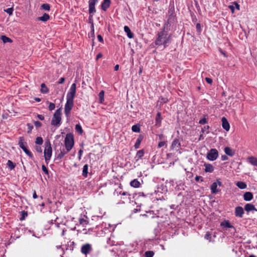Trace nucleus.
I'll return each mask as SVG.
<instances>
[{
	"mask_svg": "<svg viewBox=\"0 0 257 257\" xmlns=\"http://www.w3.org/2000/svg\"><path fill=\"white\" fill-rule=\"evenodd\" d=\"M1 39L4 43L12 42V40L6 36H2Z\"/></svg>",
	"mask_w": 257,
	"mask_h": 257,
	"instance_id": "31",
	"label": "nucleus"
},
{
	"mask_svg": "<svg viewBox=\"0 0 257 257\" xmlns=\"http://www.w3.org/2000/svg\"><path fill=\"white\" fill-rule=\"evenodd\" d=\"M73 106V100L67 99L66 103L65 105V113L67 116L70 113Z\"/></svg>",
	"mask_w": 257,
	"mask_h": 257,
	"instance_id": "7",
	"label": "nucleus"
},
{
	"mask_svg": "<svg viewBox=\"0 0 257 257\" xmlns=\"http://www.w3.org/2000/svg\"><path fill=\"white\" fill-rule=\"evenodd\" d=\"M67 151L65 152H61L58 155V157L60 158H62L64 155L67 153Z\"/></svg>",
	"mask_w": 257,
	"mask_h": 257,
	"instance_id": "45",
	"label": "nucleus"
},
{
	"mask_svg": "<svg viewBox=\"0 0 257 257\" xmlns=\"http://www.w3.org/2000/svg\"><path fill=\"white\" fill-rule=\"evenodd\" d=\"M253 198V195L250 192H245L243 195V199L246 201H249Z\"/></svg>",
	"mask_w": 257,
	"mask_h": 257,
	"instance_id": "16",
	"label": "nucleus"
},
{
	"mask_svg": "<svg viewBox=\"0 0 257 257\" xmlns=\"http://www.w3.org/2000/svg\"><path fill=\"white\" fill-rule=\"evenodd\" d=\"M236 185L240 189H245L247 185L243 182L238 181L236 183Z\"/></svg>",
	"mask_w": 257,
	"mask_h": 257,
	"instance_id": "24",
	"label": "nucleus"
},
{
	"mask_svg": "<svg viewBox=\"0 0 257 257\" xmlns=\"http://www.w3.org/2000/svg\"><path fill=\"white\" fill-rule=\"evenodd\" d=\"M142 141V138L141 137H140L139 138H138V139L135 143V145L134 146L135 149H137L139 148Z\"/></svg>",
	"mask_w": 257,
	"mask_h": 257,
	"instance_id": "33",
	"label": "nucleus"
},
{
	"mask_svg": "<svg viewBox=\"0 0 257 257\" xmlns=\"http://www.w3.org/2000/svg\"><path fill=\"white\" fill-rule=\"evenodd\" d=\"M221 226L224 228H229L234 230V227L230 224L228 220H225L221 222Z\"/></svg>",
	"mask_w": 257,
	"mask_h": 257,
	"instance_id": "17",
	"label": "nucleus"
},
{
	"mask_svg": "<svg viewBox=\"0 0 257 257\" xmlns=\"http://www.w3.org/2000/svg\"><path fill=\"white\" fill-rule=\"evenodd\" d=\"M7 166L11 170L15 168V166L14 164V163L11 160H9L8 161V162H7Z\"/></svg>",
	"mask_w": 257,
	"mask_h": 257,
	"instance_id": "36",
	"label": "nucleus"
},
{
	"mask_svg": "<svg viewBox=\"0 0 257 257\" xmlns=\"http://www.w3.org/2000/svg\"><path fill=\"white\" fill-rule=\"evenodd\" d=\"M36 149H37V151H38V152H40V153H41V152H42V150H41V149L40 148H37Z\"/></svg>",
	"mask_w": 257,
	"mask_h": 257,
	"instance_id": "61",
	"label": "nucleus"
},
{
	"mask_svg": "<svg viewBox=\"0 0 257 257\" xmlns=\"http://www.w3.org/2000/svg\"><path fill=\"white\" fill-rule=\"evenodd\" d=\"M43 140L41 137H37L36 139L35 143L38 145H42L43 144Z\"/></svg>",
	"mask_w": 257,
	"mask_h": 257,
	"instance_id": "37",
	"label": "nucleus"
},
{
	"mask_svg": "<svg viewBox=\"0 0 257 257\" xmlns=\"http://www.w3.org/2000/svg\"><path fill=\"white\" fill-rule=\"evenodd\" d=\"M205 80H206V82L209 84H211L212 82V80L210 78L206 77V78H205Z\"/></svg>",
	"mask_w": 257,
	"mask_h": 257,
	"instance_id": "48",
	"label": "nucleus"
},
{
	"mask_svg": "<svg viewBox=\"0 0 257 257\" xmlns=\"http://www.w3.org/2000/svg\"><path fill=\"white\" fill-rule=\"evenodd\" d=\"M33 198H34V199H36V198L38 197V196H37V195L36 193V192H35H35H34V193H33Z\"/></svg>",
	"mask_w": 257,
	"mask_h": 257,
	"instance_id": "60",
	"label": "nucleus"
},
{
	"mask_svg": "<svg viewBox=\"0 0 257 257\" xmlns=\"http://www.w3.org/2000/svg\"><path fill=\"white\" fill-rule=\"evenodd\" d=\"M228 8L231 11L232 13H234L235 8L238 10H239V5L236 3H234L233 5L229 6Z\"/></svg>",
	"mask_w": 257,
	"mask_h": 257,
	"instance_id": "26",
	"label": "nucleus"
},
{
	"mask_svg": "<svg viewBox=\"0 0 257 257\" xmlns=\"http://www.w3.org/2000/svg\"><path fill=\"white\" fill-rule=\"evenodd\" d=\"M97 39L98 40V41L100 42H103V38L102 37V36L100 35H98L97 36Z\"/></svg>",
	"mask_w": 257,
	"mask_h": 257,
	"instance_id": "52",
	"label": "nucleus"
},
{
	"mask_svg": "<svg viewBox=\"0 0 257 257\" xmlns=\"http://www.w3.org/2000/svg\"><path fill=\"white\" fill-rule=\"evenodd\" d=\"M102 55L101 53H98L96 56V59L98 60L100 58L102 57Z\"/></svg>",
	"mask_w": 257,
	"mask_h": 257,
	"instance_id": "58",
	"label": "nucleus"
},
{
	"mask_svg": "<svg viewBox=\"0 0 257 257\" xmlns=\"http://www.w3.org/2000/svg\"><path fill=\"white\" fill-rule=\"evenodd\" d=\"M248 162L251 165L257 166V158L253 156H249L247 158Z\"/></svg>",
	"mask_w": 257,
	"mask_h": 257,
	"instance_id": "14",
	"label": "nucleus"
},
{
	"mask_svg": "<svg viewBox=\"0 0 257 257\" xmlns=\"http://www.w3.org/2000/svg\"><path fill=\"white\" fill-rule=\"evenodd\" d=\"M244 209L247 212L251 211H257V209L255 208V206L253 204L250 203H248L245 205L244 206Z\"/></svg>",
	"mask_w": 257,
	"mask_h": 257,
	"instance_id": "15",
	"label": "nucleus"
},
{
	"mask_svg": "<svg viewBox=\"0 0 257 257\" xmlns=\"http://www.w3.org/2000/svg\"><path fill=\"white\" fill-rule=\"evenodd\" d=\"M42 170L46 173V174H48V169H47V168L45 166V165H42Z\"/></svg>",
	"mask_w": 257,
	"mask_h": 257,
	"instance_id": "46",
	"label": "nucleus"
},
{
	"mask_svg": "<svg viewBox=\"0 0 257 257\" xmlns=\"http://www.w3.org/2000/svg\"><path fill=\"white\" fill-rule=\"evenodd\" d=\"M91 34L92 35H94V26H93V23H92V24H91Z\"/></svg>",
	"mask_w": 257,
	"mask_h": 257,
	"instance_id": "54",
	"label": "nucleus"
},
{
	"mask_svg": "<svg viewBox=\"0 0 257 257\" xmlns=\"http://www.w3.org/2000/svg\"><path fill=\"white\" fill-rule=\"evenodd\" d=\"M200 179H201V177L199 176H196L195 178L196 181H199Z\"/></svg>",
	"mask_w": 257,
	"mask_h": 257,
	"instance_id": "57",
	"label": "nucleus"
},
{
	"mask_svg": "<svg viewBox=\"0 0 257 257\" xmlns=\"http://www.w3.org/2000/svg\"><path fill=\"white\" fill-rule=\"evenodd\" d=\"M43 9L46 10V11H49L50 10V6L49 4H43L41 6Z\"/></svg>",
	"mask_w": 257,
	"mask_h": 257,
	"instance_id": "40",
	"label": "nucleus"
},
{
	"mask_svg": "<svg viewBox=\"0 0 257 257\" xmlns=\"http://www.w3.org/2000/svg\"><path fill=\"white\" fill-rule=\"evenodd\" d=\"M171 42V36L165 31H162L158 33L155 43L159 46H163L166 47Z\"/></svg>",
	"mask_w": 257,
	"mask_h": 257,
	"instance_id": "1",
	"label": "nucleus"
},
{
	"mask_svg": "<svg viewBox=\"0 0 257 257\" xmlns=\"http://www.w3.org/2000/svg\"><path fill=\"white\" fill-rule=\"evenodd\" d=\"M130 185L134 188H139L141 183L137 179H134L130 182Z\"/></svg>",
	"mask_w": 257,
	"mask_h": 257,
	"instance_id": "21",
	"label": "nucleus"
},
{
	"mask_svg": "<svg viewBox=\"0 0 257 257\" xmlns=\"http://www.w3.org/2000/svg\"><path fill=\"white\" fill-rule=\"evenodd\" d=\"M47 103L49 104V107H49V109L51 111V110H54L55 109V105L54 103H53L52 102H50L49 101H48Z\"/></svg>",
	"mask_w": 257,
	"mask_h": 257,
	"instance_id": "38",
	"label": "nucleus"
},
{
	"mask_svg": "<svg viewBox=\"0 0 257 257\" xmlns=\"http://www.w3.org/2000/svg\"><path fill=\"white\" fill-rule=\"evenodd\" d=\"M5 11L6 12H7L10 15H12L13 12V8H8Z\"/></svg>",
	"mask_w": 257,
	"mask_h": 257,
	"instance_id": "43",
	"label": "nucleus"
},
{
	"mask_svg": "<svg viewBox=\"0 0 257 257\" xmlns=\"http://www.w3.org/2000/svg\"><path fill=\"white\" fill-rule=\"evenodd\" d=\"M165 145V142H161L159 143L158 147L159 148H161V147H163Z\"/></svg>",
	"mask_w": 257,
	"mask_h": 257,
	"instance_id": "50",
	"label": "nucleus"
},
{
	"mask_svg": "<svg viewBox=\"0 0 257 257\" xmlns=\"http://www.w3.org/2000/svg\"><path fill=\"white\" fill-rule=\"evenodd\" d=\"M124 31L126 33L127 37L129 38H133L134 37V34L132 33L130 29L128 27L125 26L124 27Z\"/></svg>",
	"mask_w": 257,
	"mask_h": 257,
	"instance_id": "20",
	"label": "nucleus"
},
{
	"mask_svg": "<svg viewBox=\"0 0 257 257\" xmlns=\"http://www.w3.org/2000/svg\"><path fill=\"white\" fill-rule=\"evenodd\" d=\"M218 157V152L216 149H211L207 153L206 158L211 161H215Z\"/></svg>",
	"mask_w": 257,
	"mask_h": 257,
	"instance_id": "6",
	"label": "nucleus"
},
{
	"mask_svg": "<svg viewBox=\"0 0 257 257\" xmlns=\"http://www.w3.org/2000/svg\"><path fill=\"white\" fill-rule=\"evenodd\" d=\"M76 92V84L75 83H73L67 94L66 99L73 100Z\"/></svg>",
	"mask_w": 257,
	"mask_h": 257,
	"instance_id": "5",
	"label": "nucleus"
},
{
	"mask_svg": "<svg viewBox=\"0 0 257 257\" xmlns=\"http://www.w3.org/2000/svg\"><path fill=\"white\" fill-rule=\"evenodd\" d=\"M244 213L243 209L242 207L238 206L235 208V214L236 216L242 217Z\"/></svg>",
	"mask_w": 257,
	"mask_h": 257,
	"instance_id": "13",
	"label": "nucleus"
},
{
	"mask_svg": "<svg viewBox=\"0 0 257 257\" xmlns=\"http://www.w3.org/2000/svg\"><path fill=\"white\" fill-rule=\"evenodd\" d=\"M22 149L23 150V151H24L25 152H26V151L28 150V149H27L26 147H24V148H22Z\"/></svg>",
	"mask_w": 257,
	"mask_h": 257,
	"instance_id": "63",
	"label": "nucleus"
},
{
	"mask_svg": "<svg viewBox=\"0 0 257 257\" xmlns=\"http://www.w3.org/2000/svg\"><path fill=\"white\" fill-rule=\"evenodd\" d=\"M91 245L87 243L82 246L81 251L82 253L87 254L91 250Z\"/></svg>",
	"mask_w": 257,
	"mask_h": 257,
	"instance_id": "10",
	"label": "nucleus"
},
{
	"mask_svg": "<svg viewBox=\"0 0 257 257\" xmlns=\"http://www.w3.org/2000/svg\"><path fill=\"white\" fill-rule=\"evenodd\" d=\"M26 143L23 137H20L19 141V145L21 148H23L26 147Z\"/></svg>",
	"mask_w": 257,
	"mask_h": 257,
	"instance_id": "30",
	"label": "nucleus"
},
{
	"mask_svg": "<svg viewBox=\"0 0 257 257\" xmlns=\"http://www.w3.org/2000/svg\"><path fill=\"white\" fill-rule=\"evenodd\" d=\"M88 165L86 164L83 166V171H82V175L84 177H86L88 173Z\"/></svg>",
	"mask_w": 257,
	"mask_h": 257,
	"instance_id": "32",
	"label": "nucleus"
},
{
	"mask_svg": "<svg viewBox=\"0 0 257 257\" xmlns=\"http://www.w3.org/2000/svg\"><path fill=\"white\" fill-rule=\"evenodd\" d=\"M204 166L205 167L204 171L206 173H212L214 170V166L210 164L205 163Z\"/></svg>",
	"mask_w": 257,
	"mask_h": 257,
	"instance_id": "12",
	"label": "nucleus"
},
{
	"mask_svg": "<svg viewBox=\"0 0 257 257\" xmlns=\"http://www.w3.org/2000/svg\"><path fill=\"white\" fill-rule=\"evenodd\" d=\"M161 119L162 118L161 117V113L158 112L156 118V124L158 126H159L161 124Z\"/></svg>",
	"mask_w": 257,
	"mask_h": 257,
	"instance_id": "27",
	"label": "nucleus"
},
{
	"mask_svg": "<svg viewBox=\"0 0 257 257\" xmlns=\"http://www.w3.org/2000/svg\"><path fill=\"white\" fill-rule=\"evenodd\" d=\"M41 92L43 93H47L49 92V89L44 83L41 85Z\"/></svg>",
	"mask_w": 257,
	"mask_h": 257,
	"instance_id": "28",
	"label": "nucleus"
},
{
	"mask_svg": "<svg viewBox=\"0 0 257 257\" xmlns=\"http://www.w3.org/2000/svg\"><path fill=\"white\" fill-rule=\"evenodd\" d=\"M196 28L197 29H199L200 28V25L199 24H197L196 25Z\"/></svg>",
	"mask_w": 257,
	"mask_h": 257,
	"instance_id": "62",
	"label": "nucleus"
},
{
	"mask_svg": "<svg viewBox=\"0 0 257 257\" xmlns=\"http://www.w3.org/2000/svg\"><path fill=\"white\" fill-rule=\"evenodd\" d=\"M110 0H104L101 4L102 9L105 11L110 6Z\"/></svg>",
	"mask_w": 257,
	"mask_h": 257,
	"instance_id": "19",
	"label": "nucleus"
},
{
	"mask_svg": "<svg viewBox=\"0 0 257 257\" xmlns=\"http://www.w3.org/2000/svg\"><path fill=\"white\" fill-rule=\"evenodd\" d=\"M119 65H118V64L114 66V70L115 71H117L118 70V69H119Z\"/></svg>",
	"mask_w": 257,
	"mask_h": 257,
	"instance_id": "59",
	"label": "nucleus"
},
{
	"mask_svg": "<svg viewBox=\"0 0 257 257\" xmlns=\"http://www.w3.org/2000/svg\"><path fill=\"white\" fill-rule=\"evenodd\" d=\"M83 222H85V220H84V219H81L80 220V223L81 224L83 223Z\"/></svg>",
	"mask_w": 257,
	"mask_h": 257,
	"instance_id": "64",
	"label": "nucleus"
},
{
	"mask_svg": "<svg viewBox=\"0 0 257 257\" xmlns=\"http://www.w3.org/2000/svg\"><path fill=\"white\" fill-rule=\"evenodd\" d=\"M209 126L208 125H206V126H204L202 128V132L203 133H207L208 134L209 133Z\"/></svg>",
	"mask_w": 257,
	"mask_h": 257,
	"instance_id": "41",
	"label": "nucleus"
},
{
	"mask_svg": "<svg viewBox=\"0 0 257 257\" xmlns=\"http://www.w3.org/2000/svg\"><path fill=\"white\" fill-rule=\"evenodd\" d=\"M83 153V151L82 150H80L79 151V155H78V159L80 160L81 158V156Z\"/></svg>",
	"mask_w": 257,
	"mask_h": 257,
	"instance_id": "51",
	"label": "nucleus"
},
{
	"mask_svg": "<svg viewBox=\"0 0 257 257\" xmlns=\"http://www.w3.org/2000/svg\"><path fill=\"white\" fill-rule=\"evenodd\" d=\"M37 116L40 120H43L44 119V117L42 115L38 114Z\"/></svg>",
	"mask_w": 257,
	"mask_h": 257,
	"instance_id": "56",
	"label": "nucleus"
},
{
	"mask_svg": "<svg viewBox=\"0 0 257 257\" xmlns=\"http://www.w3.org/2000/svg\"><path fill=\"white\" fill-rule=\"evenodd\" d=\"M61 108H59L55 111L53 117L52 118V120L51 121V123L52 125H57L59 124L61 120Z\"/></svg>",
	"mask_w": 257,
	"mask_h": 257,
	"instance_id": "4",
	"label": "nucleus"
},
{
	"mask_svg": "<svg viewBox=\"0 0 257 257\" xmlns=\"http://www.w3.org/2000/svg\"><path fill=\"white\" fill-rule=\"evenodd\" d=\"M97 2V0H89V12L90 14H93L95 12V5Z\"/></svg>",
	"mask_w": 257,
	"mask_h": 257,
	"instance_id": "8",
	"label": "nucleus"
},
{
	"mask_svg": "<svg viewBox=\"0 0 257 257\" xmlns=\"http://www.w3.org/2000/svg\"><path fill=\"white\" fill-rule=\"evenodd\" d=\"M99 97V103H103L104 101V91L103 90H101L98 95Z\"/></svg>",
	"mask_w": 257,
	"mask_h": 257,
	"instance_id": "25",
	"label": "nucleus"
},
{
	"mask_svg": "<svg viewBox=\"0 0 257 257\" xmlns=\"http://www.w3.org/2000/svg\"><path fill=\"white\" fill-rule=\"evenodd\" d=\"M228 159V158L225 155H222L221 156V160L222 161H225V160H227Z\"/></svg>",
	"mask_w": 257,
	"mask_h": 257,
	"instance_id": "55",
	"label": "nucleus"
},
{
	"mask_svg": "<svg viewBox=\"0 0 257 257\" xmlns=\"http://www.w3.org/2000/svg\"><path fill=\"white\" fill-rule=\"evenodd\" d=\"M154 252L152 251H147L145 252L146 257H153L154 255Z\"/></svg>",
	"mask_w": 257,
	"mask_h": 257,
	"instance_id": "39",
	"label": "nucleus"
},
{
	"mask_svg": "<svg viewBox=\"0 0 257 257\" xmlns=\"http://www.w3.org/2000/svg\"><path fill=\"white\" fill-rule=\"evenodd\" d=\"M34 124H35V125L37 127H40L41 126V123L38 121H35Z\"/></svg>",
	"mask_w": 257,
	"mask_h": 257,
	"instance_id": "47",
	"label": "nucleus"
},
{
	"mask_svg": "<svg viewBox=\"0 0 257 257\" xmlns=\"http://www.w3.org/2000/svg\"><path fill=\"white\" fill-rule=\"evenodd\" d=\"M65 81V78L64 77H61L59 80V81L58 82V83L59 84H62L63 83H64Z\"/></svg>",
	"mask_w": 257,
	"mask_h": 257,
	"instance_id": "49",
	"label": "nucleus"
},
{
	"mask_svg": "<svg viewBox=\"0 0 257 257\" xmlns=\"http://www.w3.org/2000/svg\"><path fill=\"white\" fill-rule=\"evenodd\" d=\"M224 152L225 153L229 156H233L235 154L234 151L230 148L229 147H225L224 148Z\"/></svg>",
	"mask_w": 257,
	"mask_h": 257,
	"instance_id": "18",
	"label": "nucleus"
},
{
	"mask_svg": "<svg viewBox=\"0 0 257 257\" xmlns=\"http://www.w3.org/2000/svg\"><path fill=\"white\" fill-rule=\"evenodd\" d=\"M221 121H222V127L227 132L229 131L230 129V124L227 120V119L223 117L221 118Z\"/></svg>",
	"mask_w": 257,
	"mask_h": 257,
	"instance_id": "11",
	"label": "nucleus"
},
{
	"mask_svg": "<svg viewBox=\"0 0 257 257\" xmlns=\"http://www.w3.org/2000/svg\"><path fill=\"white\" fill-rule=\"evenodd\" d=\"M44 154L45 162L47 164H48L52 155V149L49 141H47L45 143V149L44 151Z\"/></svg>",
	"mask_w": 257,
	"mask_h": 257,
	"instance_id": "2",
	"label": "nucleus"
},
{
	"mask_svg": "<svg viewBox=\"0 0 257 257\" xmlns=\"http://www.w3.org/2000/svg\"><path fill=\"white\" fill-rule=\"evenodd\" d=\"M211 237V234L209 232H207L205 235V238L206 239L209 240H210Z\"/></svg>",
	"mask_w": 257,
	"mask_h": 257,
	"instance_id": "42",
	"label": "nucleus"
},
{
	"mask_svg": "<svg viewBox=\"0 0 257 257\" xmlns=\"http://www.w3.org/2000/svg\"><path fill=\"white\" fill-rule=\"evenodd\" d=\"M144 155V151L143 150L138 151L135 157L136 161H138L141 159Z\"/></svg>",
	"mask_w": 257,
	"mask_h": 257,
	"instance_id": "22",
	"label": "nucleus"
},
{
	"mask_svg": "<svg viewBox=\"0 0 257 257\" xmlns=\"http://www.w3.org/2000/svg\"><path fill=\"white\" fill-rule=\"evenodd\" d=\"M27 155H28L29 156L32 157L33 156L32 153L27 150L26 152H25Z\"/></svg>",
	"mask_w": 257,
	"mask_h": 257,
	"instance_id": "53",
	"label": "nucleus"
},
{
	"mask_svg": "<svg viewBox=\"0 0 257 257\" xmlns=\"http://www.w3.org/2000/svg\"><path fill=\"white\" fill-rule=\"evenodd\" d=\"M49 18H50V17H49V15L45 13L43 15V16L39 17L38 18V19L39 21L46 22V21H48L49 19Z\"/></svg>",
	"mask_w": 257,
	"mask_h": 257,
	"instance_id": "29",
	"label": "nucleus"
},
{
	"mask_svg": "<svg viewBox=\"0 0 257 257\" xmlns=\"http://www.w3.org/2000/svg\"><path fill=\"white\" fill-rule=\"evenodd\" d=\"M218 185L220 186H221V182L218 180H217L216 182H214L212 183L210 188L212 193L216 194L218 191L217 189Z\"/></svg>",
	"mask_w": 257,
	"mask_h": 257,
	"instance_id": "9",
	"label": "nucleus"
},
{
	"mask_svg": "<svg viewBox=\"0 0 257 257\" xmlns=\"http://www.w3.org/2000/svg\"><path fill=\"white\" fill-rule=\"evenodd\" d=\"M75 130L80 134H82L83 133L82 128L79 124H77L75 125Z\"/></svg>",
	"mask_w": 257,
	"mask_h": 257,
	"instance_id": "34",
	"label": "nucleus"
},
{
	"mask_svg": "<svg viewBox=\"0 0 257 257\" xmlns=\"http://www.w3.org/2000/svg\"><path fill=\"white\" fill-rule=\"evenodd\" d=\"M180 144L177 139H175L172 142V145H171V149H178L180 147Z\"/></svg>",
	"mask_w": 257,
	"mask_h": 257,
	"instance_id": "23",
	"label": "nucleus"
},
{
	"mask_svg": "<svg viewBox=\"0 0 257 257\" xmlns=\"http://www.w3.org/2000/svg\"><path fill=\"white\" fill-rule=\"evenodd\" d=\"M74 144V138L72 134H68L64 140V145L67 152H69L73 147Z\"/></svg>",
	"mask_w": 257,
	"mask_h": 257,
	"instance_id": "3",
	"label": "nucleus"
},
{
	"mask_svg": "<svg viewBox=\"0 0 257 257\" xmlns=\"http://www.w3.org/2000/svg\"><path fill=\"white\" fill-rule=\"evenodd\" d=\"M207 120L205 118H203L199 120V123L203 124L207 123Z\"/></svg>",
	"mask_w": 257,
	"mask_h": 257,
	"instance_id": "44",
	"label": "nucleus"
},
{
	"mask_svg": "<svg viewBox=\"0 0 257 257\" xmlns=\"http://www.w3.org/2000/svg\"><path fill=\"white\" fill-rule=\"evenodd\" d=\"M132 130L134 132L139 133L140 131V126L137 125H134L132 127Z\"/></svg>",
	"mask_w": 257,
	"mask_h": 257,
	"instance_id": "35",
	"label": "nucleus"
}]
</instances>
